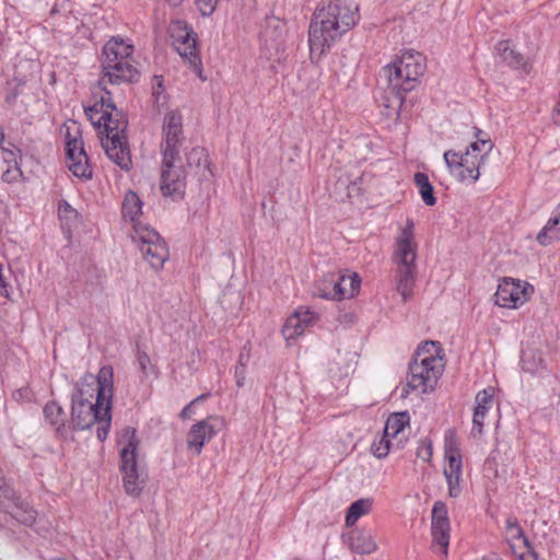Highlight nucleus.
Returning a JSON list of instances; mask_svg holds the SVG:
<instances>
[{
  "mask_svg": "<svg viewBox=\"0 0 560 560\" xmlns=\"http://www.w3.org/2000/svg\"><path fill=\"white\" fill-rule=\"evenodd\" d=\"M66 211L75 212L68 203L65 206Z\"/></svg>",
  "mask_w": 560,
  "mask_h": 560,
  "instance_id": "603ef678",
  "label": "nucleus"
},
{
  "mask_svg": "<svg viewBox=\"0 0 560 560\" xmlns=\"http://www.w3.org/2000/svg\"><path fill=\"white\" fill-rule=\"evenodd\" d=\"M316 316L308 310H298L290 315L282 328V335L287 340L295 339L301 336L304 330L314 324Z\"/></svg>",
  "mask_w": 560,
  "mask_h": 560,
  "instance_id": "412c9836",
  "label": "nucleus"
},
{
  "mask_svg": "<svg viewBox=\"0 0 560 560\" xmlns=\"http://www.w3.org/2000/svg\"><path fill=\"white\" fill-rule=\"evenodd\" d=\"M259 36L264 47L279 49L284 42L285 24L277 18H269L265 21Z\"/></svg>",
  "mask_w": 560,
  "mask_h": 560,
  "instance_id": "4be33fe9",
  "label": "nucleus"
},
{
  "mask_svg": "<svg viewBox=\"0 0 560 560\" xmlns=\"http://www.w3.org/2000/svg\"><path fill=\"white\" fill-rule=\"evenodd\" d=\"M218 418L209 417L195 423L187 434V446L199 455L203 445L218 433Z\"/></svg>",
  "mask_w": 560,
  "mask_h": 560,
  "instance_id": "f3484780",
  "label": "nucleus"
},
{
  "mask_svg": "<svg viewBox=\"0 0 560 560\" xmlns=\"http://www.w3.org/2000/svg\"><path fill=\"white\" fill-rule=\"evenodd\" d=\"M450 530L447 508L444 502L436 501L432 508L431 534L434 545L441 548L444 556L450 545Z\"/></svg>",
  "mask_w": 560,
  "mask_h": 560,
  "instance_id": "2eb2a0df",
  "label": "nucleus"
},
{
  "mask_svg": "<svg viewBox=\"0 0 560 560\" xmlns=\"http://www.w3.org/2000/svg\"><path fill=\"white\" fill-rule=\"evenodd\" d=\"M206 397V395H200L198 396L196 399H194L192 401H190L191 406L197 402V401H202V399Z\"/></svg>",
  "mask_w": 560,
  "mask_h": 560,
  "instance_id": "3c124183",
  "label": "nucleus"
},
{
  "mask_svg": "<svg viewBox=\"0 0 560 560\" xmlns=\"http://www.w3.org/2000/svg\"><path fill=\"white\" fill-rule=\"evenodd\" d=\"M96 397L90 384H82L72 394L71 422L77 430L90 429L97 424L98 441L107 439L112 422V399L114 393V370L110 365L102 366L95 378Z\"/></svg>",
  "mask_w": 560,
  "mask_h": 560,
  "instance_id": "f257e3e1",
  "label": "nucleus"
},
{
  "mask_svg": "<svg viewBox=\"0 0 560 560\" xmlns=\"http://www.w3.org/2000/svg\"><path fill=\"white\" fill-rule=\"evenodd\" d=\"M219 0H197L198 8L202 15H210L213 13Z\"/></svg>",
  "mask_w": 560,
  "mask_h": 560,
  "instance_id": "79ce46f5",
  "label": "nucleus"
},
{
  "mask_svg": "<svg viewBox=\"0 0 560 560\" xmlns=\"http://www.w3.org/2000/svg\"><path fill=\"white\" fill-rule=\"evenodd\" d=\"M413 182L419 189V194L423 202L429 207L434 206L436 203V198L434 196L433 186L431 185L428 175L418 172L415 174Z\"/></svg>",
  "mask_w": 560,
  "mask_h": 560,
  "instance_id": "c756f323",
  "label": "nucleus"
},
{
  "mask_svg": "<svg viewBox=\"0 0 560 560\" xmlns=\"http://www.w3.org/2000/svg\"><path fill=\"white\" fill-rule=\"evenodd\" d=\"M359 20V5L354 0H329L317 7L308 27L311 59L318 60Z\"/></svg>",
  "mask_w": 560,
  "mask_h": 560,
  "instance_id": "f03ea898",
  "label": "nucleus"
},
{
  "mask_svg": "<svg viewBox=\"0 0 560 560\" xmlns=\"http://www.w3.org/2000/svg\"><path fill=\"white\" fill-rule=\"evenodd\" d=\"M8 277L4 272V267L2 264H0V295L10 300L11 299V292L12 287L10 282L8 281Z\"/></svg>",
  "mask_w": 560,
  "mask_h": 560,
  "instance_id": "58836bf2",
  "label": "nucleus"
},
{
  "mask_svg": "<svg viewBox=\"0 0 560 560\" xmlns=\"http://www.w3.org/2000/svg\"><path fill=\"white\" fill-rule=\"evenodd\" d=\"M85 115L89 118V120L97 128V118L101 116V112L98 110V105L94 104L92 106L84 108Z\"/></svg>",
  "mask_w": 560,
  "mask_h": 560,
  "instance_id": "c03bdc74",
  "label": "nucleus"
},
{
  "mask_svg": "<svg viewBox=\"0 0 560 560\" xmlns=\"http://www.w3.org/2000/svg\"><path fill=\"white\" fill-rule=\"evenodd\" d=\"M172 161L168 166L162 161L160 189L163 196L183 198L186 187V172Z\"/></svg>",
  "mask_w": 560,
  "mask_h": 560,
  "instance_id": "dca6fc26",
  "label": "nucleus"
},
{
  "mask_svg": "<svg viewBox=\"0 0 560 560\" xmlns=\"http://www.w3.org/2000/svg\"><path fill=\"white\" fill-rule=\"evenodd\" d=\"M235 378L238 387H242L245 382V368H235Z\"/></svg>",
  "mask_w": 560,
  "mask_h": 560,
  "instance_id": "a18cd8bd",
  "label": "nucleus"
},
{
  "mask_svg": "<svg viewBox=\"0 0 560 560\" xmlns=\"http://www.w3.org/2000/svg\"><path fill=\"white\" fill-rule=\"evenodd\" d=\"M96 124L100 132L105 133L101 142L108 159L120 168L129 170L131 158L126 138L128 119L124 112L103 113Z\"/></svg>",
  "mask_w": 560,
  "mask_h": 560,
  "instance_id": "423d86ee",
  "label": "nucleus"
},
{
  "mask_svg": "<svg viewBox=\"0 0 560 560\" xmlns=\"http://www.w3.org/2000/svg\"><path fill=\"white\" fill-rule=\"evenodd\" d=\"M119 450V470L122 475L124 489L128 495L139 497L145 486L147 474L140 468L137 457L140 440L137 430L124 428L117 438Z\"/></svg>",
  "mask_w": 560,
  "mask_h": 560,
  "instance_id": "6e6552de",
  "label": "nucleus"
},
{
  "mask_svg": "<svg viewBox=\"0 0 560 560\" xmlns=\"http://www.w3.org/2000/svg\"><path fill=\"white\" fill-rule=\"evenodd\" d=\"M44 416L51 425H56V432L58 435L62 438L67 435L68 430L65 423L66 413L58 402H47L44 407Z\"/></svg>",
  "mask_w": 560,
  "mask_h": 560,
  "instance_id": "b1692460",
  "label": "nucleus"
},
{
  "mask_svg": "<svg viewBox=\"0 0 560 560\" xmlns=\"http://www.w3.org/2000/svg\"><path fill=\"white\" fill-rule=\"evenodd\" d=\"M191 412H192L191 404H188L187 406H185L183 408L179 416L182 419H189L191 416Z\"/></svg>",
  "mask_w": 560,
  "mask_h": 560,
  "instance_id": "49530a36",
  "label": "nucleus"
},
{
  "mask_svg": "<svg viewBox=\"0 0 560 560\" xmlns=\"http://www.w3.org/2000/svg\"><path fill=\"white\" fill-rule=\"evenodd\" d=\"M475 136L477 138L476 142H478L480 147H481L480 139H490L489 137H487V135L482 130H480L477 127H475Z\"/></svg>",
  "mask_w": 560,
  "mask_h": 560,
  "instance_id": "de8ad7c7",
  "label": "nucleus"
},
{
  "mask_svg": "<svg viewBox=\"0 0 560 560\" xmlns=\"http://www.w3.org/2000/svg\"><path fill=\"white\" fill-rule=\"evenodd\" d=\"M186 165L190 170H209L208 154L203 148L195 147L186 154Z\"/></svg>",
  "mask_w": 560,
  "mask_h": 560,
  "instance_id": "2f4dec72",
  "label": "nucleus"
},
{
  "mask_svg": "<svg viewBox=\"0 0 560 560\" xmlns=\"http://www.w3.org/2000/svg\"><path fill=\"white\" fill-rule=\"evenodd\" d=\"M415 224L411 219H407L406 225L401 229L396 240V250L394 261L396 268V290L404 301L411 298L413 293L417 266V245L415 238Z\"/></svg>",
  "mask_w": 560,
  "mask_h": 560,
  "instance_id": "0eeeda50",
  "label": "nucleus"
},
{
  "mask_svg": "<svg viewBox=\"0 0 560 560\" xmlns=\"http://www.w3.org/2000/svg\"><path fill=\"white\" fill-rule=\"evenodd\" d=\"M4 131H3V128L0 126V149H2V144L4 143Z\"/></svg>",
  "mask_w": 560,
  "mask_h": 560,
  "instance_id": "8fccbe9b",
  "label": "nucleus"
},
{
  "mask_svg": "<svg viewBox=\"0 0 560 560\" xmlns=\"http://www.w3.org/2000/svg\"><path fill=\"white\" fill-rule=\"evenodd\" d=\"M505 535H506L508 541L513 547L517 546L518 542H521L525 547H529V541H528L527 537L524 535V532H523L517 518L514 516H510L506 520Z\"/></svg>",
  "mask_w": 560,
  "mask_h": 560,
  "instance_id": "7c9ffc66",
  "label": "nucleus"
},
{
  "mask_svg": "<svg viewBox=\"0 0 560 560\" xmlns=\"http://www.w3.org/2000/svg\"><path fill=\"white\" fill-rule=\"evenodd\" d=\"M65 139L69 170L79 178L90 179L92 177V168L84 150L81 129L74 121L72 126H67Z\"/></svg>",
  "mask_w": 560,
  "mask_h": 560,
  "instance_id": "f8f14e48",
  "label": "nucleus"
},
{
  "mask_svg": "<svg viewBox=\"0 0 560 560\" xmlns=\"http://www.w3.org/2000/svg\"><path fill=\"white\" fill-rule=\"evenodd\" d=\"M185 137L183 135V117L178 110L165 114L163 122V140L161 142L162 161L168 166L172 161L178 160L179 148Z\"/></svg>",
  "mask_w": 560,
  "mask_h": 560,
  "instance_id": "ddd939ff",
  "label": "nucleus"
},
{
  "mask_svg": "<svg viewBox=\"0 0 560 560\" xmlns=\"http://www.w3.org/2000/svg\"><path fill=\"white\" fill-rule=\"evenodd\" d=\"M358 273L351 276L328 273L325 276L324 288L318 289V296L327 300H342L354 296L360 289Z\"/></svg>",
  "mask_w": 560,
  "mask_h": 560,
  "instance_id": "4468645a",
  "label": "nucleus"
},
{
  "mask_svg": "<svg viewBox=\"0 0 560 560\" xmlns=\"http://www.w3.org/2000/svg\"><path fill=\"white\" fill-rule=\"evenodd\" d=\"M22 175L19 166H9L7 171L2 174V180L7 183L16 182L18 178Z\"/></svg>",
  "mask_w": 560,
  "mask_h": 560,
  "instance_id": "37998d69",
  "label": "nucleus"
},
{
  "mask_svg": "<svg viewBox=\"0 0 560 560\" xmlns=\"http://www.w3.org/2000/svg\"><path fill=\"white\" fill-rule=\"evenodd\" d=\"M8 513L26 526H32L36 520V511L22 499H20Z\"/></svg>",
  "mask_w": 560,
  "mask_h": 560,
  "instance_id": "a878e982",
  "label": "nucleus"
},
{
  "mask_svg": "<svg viewBox=\"0 0 560 560\" xmlns=\"http://www.w3.org/2000/svg\"><path fill=\"white\" fill-rule=\"evenodd\" d=\"M2 159L5 163L11 166H19L18 156L20 155L21 151L18 148H14V150L2 148Z\"/></svg>",
  "mask_w": 560,
  "mask_h": 560,
  "instance_id": "a19ab883",
  "label": "nucleus"
},
{
  "mask_svg": "<svg viewBox=\"0 0 560 560\" xmlns=\"http://www.w3.org/2000/svg\"><path fill=\"white\" fill-rule=\"evenodd\" d=\"M425 71V58L413 50L402 52L393 63L383 68L387 88L383 95V106L399 113L405 105V94L412 91Z\"/></svg>",
  "mask_w": 560,
  "mask_h": 560,
  "instance_id": "7ed1b4c3",
  "label": "nucleus"
},
{
  "mask_svg": "<svg viewBox=\"0 0 560 560\" xmlns=\"http://www.w3.org/2000/svg\"><path fill=\"white\" fill-rule=\"evenodd\" d=\"M409 420L410 417L407 411L390 415L385 423V435L396 438L409 424Z\"/></svg>",
  "mask_w": 560,
  "mask_h": 560,
  "instance_id": "cd10ccee",
  "label": "nucleus"
},
{
  "mask_svg": "<svg viewBox=\"0 0 560 560\" xmlns=\"http://www.w3.org/2000/svg\"><path fill=\"white\" fill-rule=\"evenodd\" d=\"M439 343L425 341L416 350L407 375V386L421 394L433 392L444 370L442 357L439 355Z\"/></svg>",
  "mask_w": 560,
  "mask_h": 560,
  "instance_id": "39448f33",
  "label": "nucleus"
},
{
  "mask_svg": "<svg viewBox=\"0 0 560 560\" xmlns=\"http://www.w3.org/2000/svg\"><path fill=\"white\" fill-rule=\"evenodd\" d=\"M349 546L352 551L360 555H370L376 550V542L368 532L354 530L349 538Z\"/></svg>",
  "mask_w": 560,
  "mask_h": 560,
  "instance_id": "5701e85b",
  "label": "nucleus"
},
{
  "mask_svg": "<svg viewBox=\"0 0 560 560\" xmlns=\"http://www.w3.org/2000/svg\"><path fill=\"white\" fill-rule=\"evenodd\" d=\"M445 457L448 460V467L444 469V476L448 486V494L452 498H457L460 493V476H462V459L457 448L447 446L445 450Z\"/></svg>",
  "mask_w": 560,
  "mask_h": 560,
  "instance_id": "6ab92c4d",
  "label": "nucleus"
},
{
  "mask_svg": "<svg viewBox=\"0 0 560 560\" xmlns=\"http://www.w3.org/2000/svg\"><path fill=\"white\" fill-rule=\"evenodd\" d=\"M142 201L138 194L129 190L124 198L122 202V214L125 218H129L135 224H138L137 217L141 213Z\"/></svg>",
  "mask_w": 560,
  "mask_h": 560,
  "instance_id": "bb28decb",
  "label": "nucleus"
},
{
  "mask_svg": "<svg viewBox=\"0 0 560 560\" xmlns=\"http://www.w3.org/2000/svg\"><path fill=\"white\" fill-rule=\"evenodd\" d=\"M371 506L372 503L370 499H360L354 501L348 509L346 525L353 526L361 516L369 513Z\"/></svg>",
  "mask_w": 560,
  "mask_h": 560,
  "instance_id": "72a5a7b5",
  "label": "nucleus"
},
{
  "mask_svg": "<svg viewBox=\"0 0 560 560\" xmlns=\"http://www.w3.org/2000/svg\"><path fill=\"white\" fill-rule=\"evenodd\" d=\"M536 240L542 246H548L553 241L560 240V203L559 213L548 220L544 229L537 234Z\"/></svg>",
  "mask_w": 560,
  "mask_h": 560,
  "instance_id": "393cba45",
  "label": "nucleus"
},
{
  "mask_svg": "<svg viewBox=\"0 0 560 560\" xmlns=\"http://www.w3.org/2000/svg\"><path fill=\"white\" fill-rule=\"evenodd\" d=\"M106 93V96H102L101 101L98 103H96L98 105V110L101 112V115L103 113H108V112H117L119 110L113 98H112V94L110 92L108 91H105Z\"/></svg>",
  "mask_w": 560,
  "mask_h": 560,
  "instance_id": "4c0bfd02",
  "label": "nucleus"
},
{
  "mask_svg": "<svg viewBox=\"0 0 560 560\" xmlns=\"http://www.w3.org/2000/svg\"><path fill=\"white\" fill-rule=\"evenodd\" d=\"M432 444L428 439L421 440L417 448V456L423 462H430L432 457Z\"/></svg>",
  "mask_w": 560,
  "mask_h": 560,
  "instance_id": "e433bc0d",
  "label": "nucleus"
},
{
  "mask_svg": "<svg viewBox=\"0 0 560 560\" xmlns=\"http://www.w3.org/2000/svg\"><path fill=\"white\" fill-rule=\"evenodd\" d=\"M526 289L522 288L520 281L504 279L494 294L495 303L501 307L516 308L526 301Z\"/></svg>",
  "mask_w": 560,
  "mask_h": 560,
  "instance_id": "a211bd4d",
  "label": "nucleus"
},
{
  "mask_svg": "<svg viewBox=\"0 0 560 560\" xmlns=\"http://www.w3.org/2000/svg\"><path fill=\"white\" fill-rule=\"evenodd\" d=\"M247 359H248V357H247V358H245V354H244V353H241V354H240L238 365H237V366H240V368H245V365H246V360H247Z\"/></svg>",
  "mask_w": 560,
  "mask_h": 560,
  "instance_id": "09e8293b",
  "label": "nucleus"
},
{
  "mask_svg": "<svg viewBox=\"0 0 560 560\" xmlns=\"http://www.w3.org/2000/svg\"><path fill=\"white\" fill-rule=\"evenodd\" d=\"M388 438V435L384 434L378 441L373 442L371 451L375 457L384 458L388 455L390 450V442Z\"/></svg>",
  "mask_w": 560,
  "mask_h": 560,
  "instance_id": "c9c22d12",
  "label": "nucleus"
},
{
  "mask_svg": "<svg viewBox=\"0 0 560 560\" xmlns=\"http://www.w3.org/2000/svg\"><path fill=\"white\" fill-rule=\"evenodd\" d=\"M522 370L524 372L535 374L539 372L540 369H544V360L540 355L536 357V354L532 351H523L521 357Z\"/></svg>",
  "mask_w": 560,
  "mask_h": 560,
  "instance_id": "f704fd0d",
  "label": "nucleus"
},
{
  "mask_svg": "<svg viewBox=\"0 0 560 560\" xmlns=\"http://www.w3.org/2000/svg\"><path fill=\"white\" fill-rule=\"evenodd\" d=\"M493 396L494 388L491 386L478 392L476 395L471 429L474 436L482 433L486 415L493 406Z\"/></svg>",
  "mask_w": 560,
  "mask_h": 560,
  "instance_id": "aec40b11",
  "label": "nucleus"
},
{
  "mask_svg": "<svg viewBox=\"0 0 560 560\" xmlns=\"http://www.w3.org/2000/svg\"><path fill=\"white\" fill-rule=\"evenodd\" d=\"M168 34L175 50L200 75L201 59L197 51V34L194 30L185 21L175 20L170 23Z\"/></svg>",
  "mask_w": 560,
  "mask_h": 560,
  "instance_id": "9d476101",
  "label": "nucleus"
},
{
  "mask_svg": "<svg viewBox=\"0 0 560 560\" xmlns=\"http://www.w3.org/2000/svg\"><path fill=\"white\" fill-rule=\"evenodd\" d=\"M133 240L139 243L144 259L154 270L163 268L168 258V248L160 234L141 223L135 224Z\"/></svg>",
  "mask_w": 560,
  "mask_h": 560,
  "instance_id": "9b49d317",
  "label": "nucleus"
},
{
  "mask_svg": "<svg viewBox=\"0 0 560 560\" xmlns=\"http://www.w3.org/2000/svg\"><path fill=\"white\" fill-rule=\"evenodd\" d=\"M133 45L120 37H112L103 47L102 81L110 84L132 83L140 78L135 65Z\"/></svg>",
  "mask_w": 560,
  "mask_h": 560,
  "instance_id": "20e7f679",
  "label": "nucleus"
},
{
  "mask_svg": "<svg viewBox=\"0 0 560 560\" xmlns=\"http://www.w3.org/2000/svg\"><path fill=\"white\" fill-rule=\"evenodd\" d=\"M137 360L140 371L143 375L148 376L150 371L153 369L150 357L147 354V352L138 350Z\"/></svg>",
  "mask_w": 560,
  "mask_h": 560,
  "instance_id": "ea45409f",
  "label": "nucleus"
},
{
  "mask_svg": "<svg viewBox=\"0 0 560 560\" xmlns=\"http://www.w3.org/2000/svg\"><path fill=\"white\" fill-rule=\"evenodd\" d=\"M481 147L478 142H472L464 154L454 150L444 152V161L452 175L459 182L475 183L480 176V168L488 159V154L493 149L490 139H480Z\"/></svg>",
  "mask_w": 560,
  "mask_h": 560,
  "instance_id": "1a4fd4ad",
  "label": "nucleus"
},
{
  "mask_svg": "<svg viewBox=\"0 0 560 560\" xmlns=\"http://www.w3.org/2000/svg\"><path fill=\"white\" fill-rule=\"evenodd\" d=\"M495 50L499 54L503 62L511 67H521L525 65L524 57L511 48L509 40L499 42L495 46Z\"/></svg>",
  "mask_w": 560,
  "mask_h": 560,
  "instance_id": "c85d7f7f",
  "label": "nucleus"
},
{
  "mask_svg": "<svg viewBox=\"0 0 560 560\" xmlns=\"http://www.w3.org/2000/svg\"><path fill=\"white\" fill-rule=\"evenodd\" d=\"M20 499L15 491L4 481L2 470L0 469V509L8 513Z\"/></svg>",
  "mask_w": 560,
  "mask_h": 560,
  "instance_id": "473e14b6",
  "label": "nucleus"
}]
</instances>
